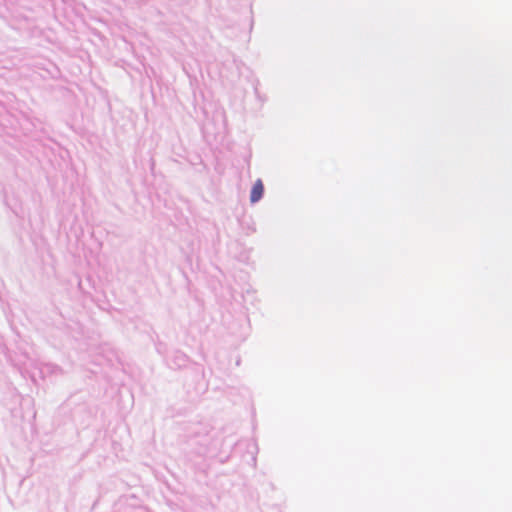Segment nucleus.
<instances>
[{
  "mask_svg": "<svg viewBox=\"0 0 512 512\" xmlns=\"http://www.w3.org/2000/svg\"><path fill=\"white\" fill-rule=\"evenodd\" d=\"M264 187L261 180H257L251 190L250 200L255 203L259 201L263 195Z\"/></svg>",
  "mask_w": 512,
  "mask_h": 512,
  "instance_id": "nucleus-1",
  "label": "nucleus"
}]
</instances>
